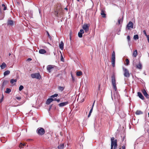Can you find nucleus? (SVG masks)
I'll return each instance as SVG.
<instances>
[{
    "label": "nucleus",
    "mask_w": 149,
    "mask_h": 149,
    "mask_svg": "<svg viewBox=\"0 0 149 149\" xmlns=\"http://www.w3.org/2000/svg\"><path fill=\"white\" fill-rule=\"evenodd\" d=\"M111 81L112 85L113 86V88L114 89L116 92V93H114V97L115 98H117L118 99V94L117 93V88L116 84V80L115 79V75L113 74L112 75L111 77Z\"/></svg>",
    "instance_id": "1"
},
{
    "label": "nucleus",
    "mask_w": 149,
    "mask_h": 149,
    "mask_svg": "<svg viewBox=\"0 0 149 149\" xmlns=\"http://www.w3.org/2000/svg\"><path fill=\"white\" fill-rule=\"evenodd\" d=\"M36 132L38 135H42L45 134V131L43 128L39 127L37 129Z\"/></svg>",
    "instance_id": "2"
},
{
    "label": "nucleus",
    "mask_w": 149,
    "mask_h": 149,
    "mask_svg": "<svg viewBox=\"0 0 149 149\" xmlns=\"http://www.w3.org/2000/svg\"><path fill=\"white\" fill-rule=\"evenodd\" d=\"M111 64L113 67H115V55L114 51H113L111 57Z\"/></svg>",
    "instance_id": "3"
},
{
    "label": "nucleus",
    "mask_w": 149,
    "mask_h": 149,
    "mask_svg": "<svg viewBox=\"0 0 149 149\" xmlns=\"http://www.w3.org/2000/svg\"><path fill=\"white\" fill-rule=\"evenodd\" d=\"M31 77L32 78H36L38 79L41 78V76L38 73L31 74Z\"/></svg>",
    "instance_id": "4"
},
{
    "label": "nucleus",
    "mask_w": 149,
    "mask_h": 149,
    "mask_svg": "<svg viewBox=\"0 0 149 149\" xmlns=\"http://www.w3.org/2000/svg\"><path fill=\"white\" fill-rule=\"evenodd\" d=\"M123 70L124 72V76L127 77H129L130 74L128 70L124 68H123Z\"/></svg>",
    "instance_id": "5"
},
{
    "label": "nucleus",
    "mask_w": 149,
    "mask_h": 149,
    "mask_svg": "<svg viewBox=\"0 0 149 149\" xmlns=\"http://www.w3.org/2000/svg\"><path fill=\"white\" fill-rule=\"evenodd\" d=\"M127 26L128 30L130 29L131 28H133V23L131 21L127 25Z\"/></svg>",
    "instance_id": "6"
},
{
    "label": "nucleus",
    "mask_w": 149,
    "mask_h": 149,
    "mask_svg": "<svg viewBox=\"0 0 149 149\" xmlns=\"http://www.w3.org/2000/svg\"><path fill=\"white\" fill-rule=\"evenodd\" d=\"M83 28L85 31V32H87L89 29V26L87 24H84L83 26Z\"/></svg>",
    "instance_id": "7"
},
{
    "label": "nucleus",
    "mask_w": 149,
    "mask_h": 149,
    "mask_svg": "<svg viewBox=\"0 0 149 149\" xmlns=\"http://www.w3.org/2000/svg\"><path fill=\"white\" fill-rule=\"evenodd\" d=\"M68 104V102H63L61 103L58 104V105L60 107H64Z\"/></svg>",
    "instance_id": "8"
},
{
    "label": "nucleus",
    "mask_w": 149,
    "mask_h": 149,
    "mask_svg": "<svg viewBox=\"0 0 149 149\" xmlns=\"http://www.w3.org/2000/svg\"><path fill=\"white\" fill-rule=\"evenodd\" d=\"M142 92L144 95L148 99L149 98V95L147 93L146 91L144 89H143L142 90Z\"/></svg>",
    "instance_id": "9"
},
{
    "label": "nucleus",
    "mask_w": 149,
    "mask_h": 149,
    "mask_svg": "<svg viewBox=\"0 0 149 149\" xmlns=\"http://www.w3.org/2000/svg\"><path fill=\"white\" fill-rule=\"evenodd\" d=\"M53 101H54V100L52 98L50 97V98H49L47 100L46 103L47 104H49L50 103Z\"/></svg>",
    "instance_id": "10"
},
{
    "label": "nucleus",
    "mask_w": 149,
    "mask_h": 149,
    "mask_svg": "<svg viewBox=\"0 0 149 149\" xmlns=\"http://www.w3.org/2000/svg\"><path fill=\"white\" fill-rule=\"evenodd\" d=\"M84 32L83 30L81 29L80 31L78 33V36L79 37L81 38L82 36V34L84 33Z\"/></svg>",
    "instance_id": "11"
},
{
    "label": "nucleus",
    "mask_w": 149,
    "mask_h": 149,
    "mask_svg": "<svg viewBox=\"0 0 149 149\" xmlns=\"http://www.w3.org/2000/svg\"><path fill=\"white\" fill-rule=\"evenodd\" d=\"M7 24L8 25L12 26L14 25V22L12 20L8 19V20Z\"/></svg>",
    "instance_id": "12"
},
{
    "label": "nucleus",
    "mask_w": 149,
    "mask_h": 149,
    "mask_svg": "<svg viewBox=\"0 0 149 149\" xmlns=\"http://www.w3.org/2000/svg\"><path fill=\"white\" fill-rule=\"evenodd\" d=\"M138 95L139 97L142 100H144V97L141 93L140 92H138Z\"/></svg>",
    "instance_id": "13"
},
{
    "label": "nucleus",
    "mask_w": 149,
    "mask_h": 149,
    "mask_svg": "<svg viewBox=\"0 0 149 149\" xmlns=\"http://www.w3.org/2000/svg\"><path fill=\"white\" fill-rule=\"evenodd\" d=\"M114 140V137H112L111 139V149H113V147L114 146L113 140Z\"/></svg>",
    "instance_id": "14"
},
{
    "label": "nucleus",
    "mask_w": 149,
    "mask_h": 149,
    "mask_svg": "<svg viewBox=\"0 0 149 149\" xmlns=\"http://www.w3.org/2000/svg\"><path fill=\"white\" fill-rule=\"evenodd\" d=\"M39 52L40 54H43L45 53L46 52V51L44 49H41L39 50Z\"/></svg>",
    "instance_id": "15"
},
{
    "label": "nucleus",
    "mask_w": 149,
    "mask_h": 149,
    "mask_svg": "<svg viewBox=\"0 0 149 149\" xmlns=\"http://www.w3.org/2000/svg\"><path fill=\"white\" fill-rule=\"evenodd\" d=\"M59 46L60 49L62 50L63 49L64 44L62 41H61L59 45Z\"/></svg>",
    "instance_id": "16"
},
{
    "label": "nucleus",
    "mask_w": 149,
    "mask_h": 149,
    "mask_svg": "<svg viewBox=\"0 0 149 149\" xmlns=\"http://www.w3.org/2000/svg\"><path fill=\"white\" fill-rule=\"evenodd\" d=\"M136 68L138 69H141L142 68V65L141 63L139 62L138 65H137Z\"/></svg>",
    "instance_id": "17"
},
{
    "label": "nucleus",
    "mask_w": 149,
    "mask_h": 149,
    "mask_svg": "<svg viewBox=\"0 0 149 149\" xmlns=\"http://www.w3.org/2000/svg\"><path fill=\"white\" fill-rule=\"evenodd\" d=\"M1 6L2 7H3V10H5L7 9V6L6 4L3 3L1 4Z\"/></svg>",
    "instance_id": "18"
},
{
    "label": "nucleus",
    "mask_w": 149,
    "mask_h": 149,
    "mask_svg": "<svg viewBox=\"0 0 149 149\" xmlns=\"http://www.w3.org/2000/svg\"><path fill=\"white\" fill-rule=\"evenodd\" d=\"M117 141L116 139L114 140H113V143H114V149H116L117 147Z\"/></svg>",
    "instance_id": "19"
},
{
    "label": "nucleus",
    "mask_w": 149,
    "mask_h": 149,
    "mask_svg": "<svg viewBox=\"0 0 149 149\" xmlns=\"http://www.w3.org/2000/svg\"><path fill=\"white\" fill-rule=\"evenodd\" d=\"M53 68L52 65H49L47 67V70L50 72L51 70Z\"/></svg>",
    "instance_id": "20"
},
{
    "label": "nucleus",
    "mask_w": 149,
    "mask_h": 149,
    "mask_svg": "<svg viewBox=\"0 0 149 149\" xmlns=\"http://www.w3.org/2000/svg\"><path fill=\"white\" fill-rule=\"evenodd\" d=\"M101 14L102 15V17L103 18H105L106 17V14L104 13V11L103 10H102Z\"/></svg>",
    "instance_id": "21"
},
{
    "label": "nucleus",
    "mask_w": 149,
    "mask_h": 149,
    "mask_svg": "<svg viewBox=\"0 0 149 149\" xmlns=\"http://www.w3.org/2000/svg\"><path fill=\"white\" fill-rule=\"evenodd\" d=\"M6 64L5 63L3 62L2 64L0 65V67L1 69H3L5 68L6 67Z\"/></svg>",
    "instance_id": "22"
},
{
    "label": "nucleus",
    "mask_w": 149,
    "mask_h": 149,
    "mask_svg": "<svg viewBox=\"0 0 149 149\" xmlns=\"http://www.w3.org/2000/svg\"><path fill=\"white\" fill-rule=\"evenodd\" d=\"M143 113V112L140 110H138L135 112V114L136 115H139L142 114Z\"/></svg>",
    "instance_id": "23"
},
{
    "label": "nucleus",
    "mask_w": 149,
    "mask_h": 149,
    "mask_svg": "<svg viewBox=\"0 0 149 149\" xmlns=\"http://www.w3.org/2000/svg\"><path fill=\"white\" fill-rule=\"evenodd\" d=\"M137 55V51L136 50H134L133 53V55L134 57H136Z\"/></svg>",
    "instance_id": "24"
},
{
    "label": "nucleus",
    "mask_w": 149,
    "mask_h": 149,
    "mask_svg": "<svg viewBox=\"0 0 149 149\" xmlns=\"http://www.w3.org/2000/svg\"><path fill=\"white\" fill-rule=\"evenodd\" d=\"M64 147V145L63 144H61L58 147V149H63Z\"/></svg>",
    "instance_id": "25"
},
{
    "label": "nucleus",
    "mask_w": 149,
    "mask_h": 149,
    "mask_svg": "<svg viewBox=\"0 0 149 149\" xmlns=\"http://www.w3.org/2000/svg\"><path fill=\"white\" fill-rule=\"evenodd\" d=\"M82 74V73L81 71L77 72H76V75L77 76H79Z\"/></svg>",
    "instance_id": "26"
},
{
    "label": "nucleus",
    "mask_w": 149,
    "mask_h": 149,
    "mask_svg": "<svg viewBox=\"0 0 149 149\" xmlns=\"http://www.w3.org/2000/svg\"><path fill=\"white\" fill-rule=\"evenodd\" d=\"M59 12V16H61L62 15V13L63 12V10L61 8L59 9L58 10H57Z\"/></svg>",
    "instance_id": "27"
},
{
    "label": "nucleus",
    "mask_w": 149,
    "mask_h": 149,
    "mask_svg": "<svg viewBox=\"0 0 149 149\" xmlns=\"http://www.w3.org/2000/svg\"><path fill=\"white\" fill-rule=\"evenodd\" d=\"M10 72L9 70H7L5 71L4 73V76L7 75L9 74Z\"/></svg>",
    "instance_id": "28"
},
{
    "label": "nucleus",
    "mask_w": 149,
    "mask_h": 149,
    "mask_svg": "<svg viewBox=\"0 0 149 149\" xmlns=\"http://www.w3.org/2000/svg\"><path fill=\"white\" fill-rule=\"evenodd\" d=\"M11 90L10 88H7L5 91V93H9L11 92Z\"/></svg>",
    "instance_id": "29"
},
{
    "label": "nucleus",
    "mask_w": 149,
    "mask_h": 149,
    "mask_svg": "<svg viewBox=\"0 0 149 149\" xmlns=\"http://www.w3.org/2000/svg\"><path fill=\"white\" fill-rule=\"evenodd\" d=\"M17 81L16 79H12L10 80V82L11 84H13L14 82H16Z\"/></svg>",
    "instance_id": "30"
},
{
    "label": "nucleus",
    "mask_w": 149,
    "mask_h": 149,
    "mask_svg": "<svg viewBox=\"0 0 149 149\" xmlns=\"http://www.w3.org/2000/svg\"><path fill=\"white\" fill-rule=\"evenodd\" d=\"M134 39L136 40L139 39V36L137 35H135L134 36Z\"/></svg>",
    "instance_id": "31"
},
{
    "label": "nucleus",
    "mask_w": 149,
    "mask_h": 149,
    "mask_svg": "<svg viewBox=\"0 0 149 149\" xmlns=\"http://www.w3.org/2000/svg\"><path fill=\"white\" fill-rule=\"evenodd\" d=\"M58 88L59 90L61 91H62L64 89V87L61 86H59Z\"/></svg>",
    "instance_id": "32"
},
{
    "label": "nucleus",
    "mask_w": 149,
    "mask_h": 149,
    "mask_svg": "<svg viewBox=\"0 0 149 149\" xmlns=\"http://www.w3.org/2000/svg\"><path fill=\"white\" fill-rule=\"evenodd\" d=\"M54 14L56 16H58L59 15V12L58 10L54 12Z\"/></svg>",
    "instance_id": "33"
},
{
    "label": "nucleus",
    "mask_w": 149,
    "mask_h": 149,
    "mask_svg": "<svg viewBox=\"0 0 149 149\" xmlns=\"http://www.w3.org/2000/svg\"><path fill=\"white\" fill-rule=\"evenodd\" d=\"M24 88V87L23 86L21 85L19 88V91H22Z\"/></svg>",
    "instance_id": "34"
},
{
    "label": "nucleus",
    "mask_w": 149,
    "mask_h": 149,
    "mask_svg": "<svg viewBox=\"0 0 149 149\" xmlns=\"http://www.w3.org/2000/svg\"><path fill=\"white\" fill-rule=\"evenodd\" d=\"M58 96V94H55L54 95H53L51 96L50 97L52 98L53 97H57Z\"/></svg>",
    "instance_id": "35"
},
{
    "label": "nucleus",
    "mask_w": 149,
    "mask_h": 149,
    "mask_svg": "<svg viewBox=\"0 0 149 149\" xmlns=\"http://www.w3.org/2000/svg\"><path fill=\"white\" fill-rule=\"evenodd\" d=\"M71 76L72 77V81L73 82H74L75 81V78L72 74H71Z\"/></svg>",
    "instance_id": "36"
},
{
    "label": "nucleus",
    "mask_w": 149,
    "mask_h": 149,
    "mask_svg": "<svg viewBox=\"0 0 149 149\" xmlns=\"http://www.w3.org/2000/svg\"><path fill=\"white\" fill-rule=\"evenodd\" d=\"M126 63V65H128L129 63V61L128 59H126L125 60Z\"/></svg>",
    "instance_id": "37"
},
{
    "label": "nucleus",
    "mask_w": 149,
    "mask_h": 149,
    "mask_svg": "<svg viewBox=\"0 0 149 149\" xmlns=\"http://www.w3.org/2000/svg\"><path fill=\"white\" fill-rule=\"evenodd\" d=\"M121 18H119L118 20V23L119 24H120L121 22Z\"/></svg>",
    "instance_id": "38"
},
{
    "label": "nucleus",
    "mask_w": 149,
    "mask_h": 149,
    "mask_svg": "<svg viewBox=\"0 0 149 149\" xmlns=\"http://www.w3.org/2000/svg\"><path fill=\"white\" fill-rule=\"evenodd\" d=\"M22 145L23 144L22 143H20L19 145V147L21 148H22L23 146Z\"/></svg>",
    "instance_id": "39"
},
{
    "label": "nucleus",
    "mask_w": 149,
    "mask_h": 149,
    "mask_svg": "<svg viewBox=\"0 0 149 149\" xmlns=\"http://www.w3.org/2000/svg\"><path fill=\"white\" fill-rule=\"evenodd\" d=\"M143 32L144 33V34L146 36L148 35H147L146 34V32L145 30H144L143 31Z\"/></svg>",
    "instance_id": "40"
},
{
    "label": "nucleus",
    "mask_w": 149,
    "mask_h": 149,
    "mask_svg": "<svg viewBox=\"0 0 149 149\" xmlns=\"http://www.w3.org/2000/svg\"><path fill=\"white\" fill-rule=\"evenodd\" d=\"M3 95H2V97L1 99V100H0V102H1L3 100Z\"/></svg>",
    "instance_id": "41"
},
{
    "label": "nucleus",
    "mask_w": 149,
    "mask_h": 149,
    "mask_svg": "<svg viewBox=\"0 0 149 149\" xmlns=\"http://www.w3.org/2000/svg\"><path fill=\"white\" fill-rule=\"evenodd\" d=\"M6 81H4L3 82V84H2V86L3 87L4 85L6 84Z\"/></svg>",
    "instance_id": "42"
},
{
    "label": "nucleus",
    "mask_w": 149,
    "mask_h": 149,
    "mask_svg": "<svg viewBox=\"0 0 149 149\" xmlns=\"http://www.w3.org/2000/svg\"><path fill=\"white\" fill-rule=\"evenodd\" d=\"M127 39L128 41H129L130 40V36H127Z\"/></svg>",
    "instance_id": "43"
},
{
    "label": "nucleus",
    "mask_w": 149,
    "mask_h": 149,
    "mask_svg": "<svg viewBox=\"0 0 149 149\" xmlns=\"http://www.w3.org/2000/svg\"><path fill=\"white\" fill-rule=\"evenodd\" d=\"M146 37L148 39V42L149 43V35H148Z\"/></svg>",
    "instance_id": "44"
},
{
    "label": "nucleus",
    "mask_w": 149,
    "mask_h": 149,
    "mask_svg": "<svg viewBox=\"0 0 149 149\" xmlns=\"http://www.w3.org/2000/svg\"><path fill=\"white\" fill-rule=\"evenodd\" d=\"M16 98L17 100H20L21 99V97H17Z\"/></svg>",
    "instance_id": "45"
},
{
    "label": "nucleus",
    "mask_w": 149,
    "mask_h": 149,
    "mask_svg": "<svg viewBox=\"0 0 149 149\" xmlns=\"http://www.w3.org/2000/svg\"><path fill=\"white\" fill-rule=\"evenodd\" d=\"M54 99V100L58 102H59L60 101V100L59 99H56L55 98Z\"/></svg>",
    "instance_id": "46"
},
{
    "label": "nucleus",
    "mask_w": 149,
    "mask_h": 149,
    "mask_svg": "<svg viewBox=\"0 0 149 149\" xmlns=\"http://www.w3.org/2000/svg\"><path fill=\"white\" fill-rule=\"evenodd\" d=\"M47 33L48 37L50 39H51V37L50 36V35L49 34V33L48 32H47Z\"/></svg>",
    "instance_id": "47"
},
{
    "label": "nucleus",
    "mask_w": 149,
    "mask_h": 149,
    "mask_svg": "<svg viewBox=\"0 0 149 149\" xmlns=\"http://www.w3.org/2000/svg\"><path fill=\"white\" fill-rule=\"evenodd\" d=\"M61 61H64V59L63 58V57L62 55H61Z\"/></svg>",
    "instance_id": "48"
},
{
    "label": "nucleus",
    "mask_w": 149,
    "mask_h": 149,
    "mask_svg": "<svg viewBox=\"0 0 149 149\" xmlns=\"http://www.w3.org/2000/svg\"><path fill=\"white\" fill-rule=\"evenodd\" d=\"M93 110V108H91L89 111V113H91L92 112Z\"/></svg>",
    "instance_id": "49"
},
{
    "label": "nucleus",
    "mask_w": 149,
    "mask_h": 149,
    "mask_svg": "<svg viewBox=\"0 0 149 149\" xmlns=\"http://www.w3.org/2000/svg\"><path fill=\"white\" fill-rule=\"evenodd\" d=\"M52 104H51V105L49 107V110H50L51 109V108H52Z\"/></svg>",
    "instance_id": "50"
},
{
    "label": "nucleus",
    "mask_w": 149,
    "mask_h": 149,
    "mask_svg": "<svg viewBox=\"0 0 149 149\" xmlns=\"http://www.w3.org/2000/svg\"><path fill=\"white\" fill-rule=\"evenodd\" d=\"M122 149H125V146L123 145L122 147Z\"/></svg>",
    "instance_id": "51"
},
{
    "label": "nucleus",
    "mask_w": 149,
    "mask_h": 149,
    "mask_svg": "<svg viewBox=\"0 0 149 149\" xmlns=\"http://www.w3.org/2000/svg\"><path fill=\"white\" fill-rule=\"evenodd\" d=\"M32 60V59L31 58H28L27 59V60L28 61H31Z\"/></svg>",
    "instance_id": "52"
},
{
    "label": "nucleus",
    "mask_w": 149,
    "mask_h": 149,
    "mask_svg": "<svg viewBox=\"0 0 149 149\" xmlns=\"http://www.w3.org/2000/svg\"><path fill=\"white\" fill-rule=\"evenodd\" d=\"M39 12L40 15L41 12V10L40 9H39Z\"/></svg>",
    "instance_id": "53"
},
{
    "label": "nucleus",
    "mask_w": 149,
    "mask_h": 149,
    "mask_svg": "<svg viewBox=\"0 0 149 149\" xmlns=\"http://www.w3.org/2000/svg\"><path fill=\"white\" fill-rule=\"evenodd\" d=\"M91 113H89L88 115V117H89L91 115Z\"/></svg>",
    "instance_id": "54"
},
{
    "label": "nucleus",
    "mask_w": 149,
    "mask_h": 149,
    "mask_svg": "<svg viewBox=\"0 0 149 149\" xmlns=\"http://www.w3.org/2000/svg\"><path fill=\"white\" fill-rule=\"evenodd\" d=\"M8 55L9 56H10L11 55V54L10 53H9L8 54Z\"/></svg>",
    "instance_id": "55"
},
{
    "label": "nucleus",
    "mask_w": 149,
    "mask_h": 149,
    "mask_svg": "<svg viewBox=\"0 0 149 149\" xmlns=\"http://www.w3.org/2000/svg\"><path fill=\"white\" fill-rule=\"evenodd\" d=\"M95 101H94V102H93V105H94V104H95Z\"/></svg>",
    "instance_id": "56"
},
{
    "label": "nucleus",
    "mask_w": 149,
    "mask_h": 149,
    "mask_svg": "<svg viewBox=\"0 0 149 149\" xmlns=\"http://www.w3.org/2000/svg\"><path fill=\"white\" fill-rule=\"evenodd\" d=\"M25 146V144H23V145H22L23 146Z\"/></svg>",
    "instance_id": "57"
},
{
    "label": "nucleus",
    "mask_w": 149,
    "mask_h": 149,
    "mask_svg": "<svg viewBox=\"0 0 149 149\" xmlns=\"http://www.w3.org/2000/svg\"><path fill=\"white\" fill-rule=\"evenodd\" d=\"M94 105H92V107L91 108H93V107H94Z\"/></svg>",
    "instance_id": "58"
},
{
    "label": "nucleus",
    "mask_w": 149,
    "mask_h": 149,
    "mask_svg": "<svg viewBox=\"0 0 149 149\" xmlns=\"http://www.w3.org/2000/svg\"><path fill=\"white\" fill-rule=\"evenodd\" d=\"M65 9V10H68V9L67 8H65V9Z\"/></svg>",
    "instance_id": "59"
},
{
    "label": "nucleus",
    "mask_w": 149,
    "mask_h": 149,
    "mask_svg": "<svg viewBox=\"0 0 149 149\" xmlns=\"http://www.w3.org/2000/svg\"><path fill=\"white\" fill-rule=\"evenodd\" d=\"M77 1H79L80 0H77Z\"/></svg>",
    "instance_id": "60"
},
{
    "label": "nucleus",
    "mask_w": 149,
    "mask_h": 149,
    "mask_svg": "<svg viewBox=\"0 0 149 149\" xmlns=\"http://www.w3.org/2000/svg\"><path fill=\"white\" fill-rule=\"evenodd\" d=\"M148 116L149 117V112L148 113Z\"/></svg>",
    "instance_id": "61"
},
{
    "label": "nucleus",
    "mask_w": 149,
    "mask_h": 149,
    "mask_svg": "<svg viewBox=\"0 0 149 149\" xmlns=\"http://www.w3.org/2000/svg\"><path fill=\"white\" fill-rule=\"evenodd\" d=\"M119 149H121V148H119Z\"/></svg>",
    "instance_id": "62"
},
{
    "label": "nucleus",
    "mask_w": 149,
    "mask_h": 149,
    "mask_svg": "<svg viewBox=\"0 0 149 149\" xmlns=\"http://www.w3.org/2000/svg\"><path fill=\"white\" fill-rule=\"evenodd\" d=\"M111 97H112V99H113L112 96H111Z\"/></svg>",
    "instance_id": "63"
},
{
    "label": "nucleus",
    "mask_w": 149,
    "mask_h": 149,
    "mask_svg": "<svg viewBox=\"0 0 149 149\" xmlns=\"http://www.w3.org/2000/svg\"><path fill=\"white\" fill-rule=\"evenodd\" d=\"M148 131H149V130H148Z\"/></svg>",
    "instance_id": "64"
}]
</instances>
